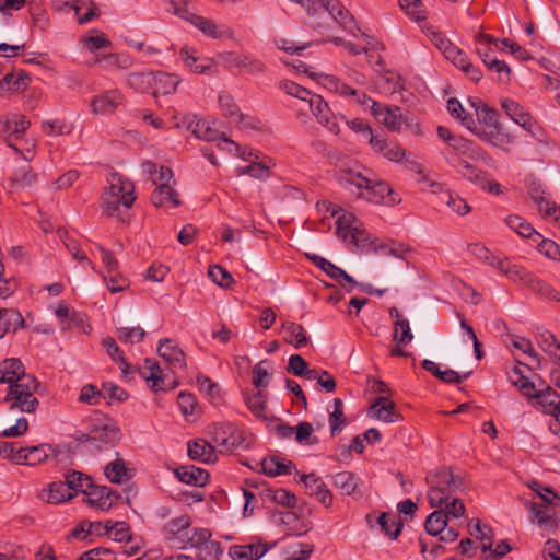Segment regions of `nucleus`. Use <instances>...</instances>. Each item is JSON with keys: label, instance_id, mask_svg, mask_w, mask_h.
<instances>
[{"label": "nucleus", "instance_id": "20e7f679", "mask_svg": "<svg viewBox=\"0 0 560 560\" xmlns=\"http://www.w3.org/2000/svg\"><path fill=\"white\" fill-rule=\"evenodd\" d=\"M340 184L348 189L355 188L358 195L372 203H389L394 201L390 198L392 189L384 182H375L359 172L342 171L339 175Z\"/></svg>", "mask_w": 560, "mask_h": 560}, {"label": "nucleus", "instance_id": "9d476101", "mask_svg": "<svg viewBox=\"0 0 560 560\" xmlns=\"http://www.w3.org/2000/svg\"><path fill=\"white\" fill-rule=\"evenodd\" d=\"M500 105L511 120L529 132L534 138L540 139L542 133L540 125L520 103L512 98L502 97Z\"/></svg>", "mask_w": 560, "mask_h": 560}, {"label": "nucleus", "instance_id": "423d86ee", "mask_svg": "<svg viewBox=\"0 0 560 560\" xmlns=\"http://www.w3.org/2000/svg\"><path fill=\"white\" fill-rule=\"evenodd\" d=\"M31 120L21 114L9 113L0 117V137L5 139L7 144L16 153H21L25 161L33 159L34 143L27 148H21L18 140L30 128Z\"/></svg>", "mask_w": 560, "mask_h": 560}, {"label": "nucleus", "instance_id": "412c9836", "mask_svg": "<svg viewBox=\"0 0 560 560\" xmlns=\"http://www.w3.org/2000/svg\"><path fill=\"white\" fill-rule=\"evenodd\" d=\"M276 163L267 155H262L258 160H253L252 163L245 166H238L235 170L237 176L248 175L258 180H265L270 177L271 170Z\"/></svg>", "mask_w": 560, "mask_h": 560}, {"label": "nucleus", "instance_id": "2f4dec72", "mask_svg": "<svg viewBox=\"0 0 560 560\" xmlns=\"http://www.w3.org/2000/svg\"><path fill=\"white\" fill-rule=\"evenodd\" d=\"M139 374L150 383V387L154 392L165 390L162 369L154 359L147 358L139 369Z\"/></svg>", "mask_w": 560, "mask_h": 560}, {"label": "nucleus", "instance_id": "4468645a", "mask_svg": "<svg viewBox=\"0 0 560 560\" xmlns=\"http://www.w3.org/2000/svg\"><path fill=\"white\" fill-rule=\"evenodd\" d=\"M371 114L390 131L399 132L404 124V117L397 106L390 107L385 104L371 101Z\"/></svg>", "mask_w": 560, "mask_h": 560}, {"label": "nucleus", "instance_id": "0eeeda50", "mask_svg": "<svg viewBox=\"0 0 560 560\" xmlns=\"http://www.w3.org/2000/svg\"><path fill=\"white\" fill-rule=\"evenodd\" d=\"M39 385V382L32 375L22 377L21 383L9 386L4 396V401L10 404L9 409L26 413L35 412L39 405L35 396Z\"/></svg>", "mask_w": 560, "mask_h": 560}, {"label": "nucleus", "instance_id": "a211bd4d", "mask_svg": "<svg viewBox=\"0 0 560 560\" xmlns=\"http://www.w3.org/2000/svg\"><path fill=\"white\" fill-rule=\"evenodd\" d=\"M308 107L319 124L325 126L330 132L335 135L339 133V126L335 121V117L330 112L328 104L322 96L317 94L311 96L308 100Z\"/></svg>", "mask_w": 560, "mask_h": 560}, {"label": "nucleus", "instance_id": "79ce46f5", "mask_svg": "<svg viewBox=\"0 0 560 560\" xmlns=\"http://www.w3.org/2000/svg\"><path fill=\"white\" fill-rule=\"evenodd\" d=\"M332 485L343 495H351L355 492L360 478L351 471H340L331 476Z\"/></svg>", "mask_w": 560, "mask_h": 560}, {"label": "nucleus", "instance_id": "13d9d810", "mask_svg": "<svg viewBox=\"0 0 560 560\" xmlns=\"http://www.w3.org/2000/svg\"><path fill=\"white\" fill-rule=\"evenodd\" d=\"M539 346L545 353L556 361L560 359V341L550 331H544L539 336Z\"/></svg>", "mask_w": 560, "mask_h": 560}, {"label": "nucleus", "instance_id": "f257e3e1", "mask_svg": "<svg viewBox=\"0 0 560 560\" xmlns=\"http://www.w3.org/2000/svg\"><path fill=\"white\" fill-rule=\"evenodd\" d=\"M468 250L479 260L504 273L510 280L520 282L528 287L540 296L553 301H560V293L552 289L546 282L536 278L522 266L512 264L508 258L493 256L491 252L482 244L475 243L468 246Z\"/></svg>", "mask_w": 560, "mask_h": 560}, {"label": "nucleus", "instance_id": "4be33fe9", "mask_svg": "<svg viewBox=\"0 0 560 560\" xmlns=\"http://www.w3.org/2000/svg\"><path fill=\"white\" fill-rule=\"evenodd\" d=\"M446 161L450 165L455 167L457 172L465 177L466 179L475 183L476 185L480 186L481 188H486L487 184V173L479 170L475 165L470 164L468 161H466L463 158L459 156H453L447 158Z\"/></svg>", "mask_w": 560, "mask_h": 560}, {"label": "nucleus", "instance_id": "5fc2aeb1", "mask_svg": "<svg viewBox=\"0 0 560 560\" xmlns=\"http://www.w3.org/2000/svg\"><path fill=\"white\" fill-rule=\"evenodd\" d=\"M154 72H130L128 84L140 92H151L153 88Z\"/></svg>", "mask_w": 560, "mask_h": 560}, {"label": "nucleus", "instance_id": "cd10ccee", "mask_svg": "<svg viewBox=\"0 0 560 560\" xmlns=\"http://www.w3.org/2000/svg\"><path fill=\"white\" fill-rule=\"evenodd\" d=\"M188 456L192 460L205 464L218 462V455L212 442H207L203 439H196L188 442Z\"/></svg>", "mask_w": 560, "mask_h": 560}, {"label": "nucleus", "instance_id": "7ed1b4c3", "mask_svg": "<svg viewBox=\"0 0 560 560\" xmlns=\"http://www.w3.org/2000/svg\"><path fill=\"white\" fill-rule=\"evenodd\" d=\"M136 199L133 183L120 174H110L108 187L105 188L102 195L104 212L109 217L118 214L121 207L130 209Z\"/></svg>", "mask_w": 560, "mask_h": 560}, {"label": "nucleus", "instance_id": "39448f33", "mask_svg": "<svg viewBox=\"0 0 560 560\" xmlns=\"http://www.w3.org/2000/svg\"><path fill=\"white\" fill-rule=\"evenodd\" d=\"M472 106L476 107V116L480 124L485 125V129L479 130L476 128L474 132L485 142H489L495 147L503 144H511L514 142V138L503 131L502 126L499 121V113L489 107L487 104L476 105L471 103Z\"/></svg>", "mask_w": 560, "mask_h": 560}, {"label": "nucleus", "instance_id": "37998d69", "mask_svg": "<svg viewBox=\"0 0 560 560\" xmlns=\"http://www.w3.org/2000/svg\"><path fill=\"white\" fill-rule=\"evenodd\" d=\"M261 466L264 472L271 477L280 475H291L292 470L295 468L294 464L291 460L284 462L278 456L265 458L261 462Z\"/></svg>", "mask_w": 560, "mask_h": 560}, {"label": "nucleus", "instance_id": "4d7b16f0", "mask_svg": "<svg viewBox=\"0 0 560 560\" xmlns=\"http://www.w3.org/2000/svg\"><path fill=\"white\" fill-rule=\"evenodd\" d=\"M533 201L537 205L541 214L560 226V207H557L555 202L546 199L544 196L533 195Z\"/></svg>", "mask_w": 560, "mask_h": 560}, {"label": "nucleus", "instance_id": "052dcab7", "mask_svg": "<svg viewBox=\"0 0 560 560\" xmlns=\"http://www.w3.org/2000/svg\"><path fill=\"white\" fill-rule=\"evenodd\" d=\"M145 331L140 326L121 327L117 330V338L126 345L139 343L143 340Z\"/></svg>", "mask_w": 560, "mask_h": 560}, {"label": "nucleus", "instance_id": "f8f14e48", "mask_svg": "<svg viewBox=\"0 0 560 560\" xmlns=\"http://www.w3.org/2000/svg\"><path fill=\"white\" fill-rule=\"evenodd\" d=\"M191 517L187 514L168 520L162 527L164 539L168 542L176 544L180 549H185L188 546V544L185 542L186 534L191 536Z\"/></svg>", "mask_w": 560, "mask_h": 560}, {"label": "nucleus", "instance_id": "603ef678", "mask_svg": "<svg viewBox=\"0 0 560 560\" xmlns=\"http://www.w3.org/2000/svg\"><path fill=\"white\" fill-rule=\"evenodd\" d=\"M65 482L67 486H70L69 490L73 492V497L78 492H82L84 494L93 483L91 477L80 471H71L66 474Z\"/></svg>", "mask_w": 560, "mask_h": 560}, {"label": "nucleus", "instance_id": "e433bc0d", "mask_svg": "<svg viewBox=\"0 0 560 560\" xmlns=\"http://www.w3.org/2000/svg\"><path fill=\"white\" fill-rule=\"evenodd\" d=\"M24 327V318L22 314L14 308L0 310V338L8 332H15Z\"/></svg>", "mask_w": 560, "mask_h": 560}, {"label": "nucleus", "instance_id": "7c9ffc66", "mask_svg": "<svg viewBox=\"0 0 560 560\" xmlns=\"http://www.w3.org/2000/svg\"><path fill=\"white\" fill-rule=\"evenodd\" d=\"M431 186L433 188H439V191L441 194V202H444L453 212L457 213L458 215H466L471 211V207L458 194L451 191L448 189L442 190V185L438 183H432ZM433 191L438 192L436 189H433Z\"/></svg>", "mask_w": 560, "mask_h": 560}, {"label": "nucleus", "instance_id": "e2e57ef3", "mask_svg": "<svg viewBox=\"0 0 560 560\" xmlns=\"http://www.w3.org/2000/svg\"><path fill=\"white\" fill-rule=\"evenodd\" d=\"M295 441L301 445H315L319 442L314 435V429L310 422L303 421L296 425Z\"/></svg>", "mask_w": 560, "mask_h": 560}, {"label": "nucleus", "instance_id": "dca6fc26", "mask_svg": "<svg viewBox=\"0 0 560 560\" xmlns=\"http://www.w3.org/2000/svg\"><path fill=\"white\" fill-rule=\"evenodd\" d=\"M300 481L304 483L306 493L315 497L324 506L329 508L332 504V493L322 478L314 472L303 474Z\"/></svg>", "mask_w": 560, "mask_h": 560}, {"label": "nucleus", "instance_id": "c03bdc74", "mask_svg": "<svg viewBox=\"0 0 560 560\" xmlns=\"http://www.w3.org/2000/svg\"><path fill=\"white\" fill-rule=\"evenodd\" d=\"M529 397L534 398L538 405L542 406L548 413L556 411L560 405V395L550 386L541 390H536L535 388L534 394Z\"/></svg>", "mask_w": 560, "mask_h": 560}, {"label": "nucleus", "instance_id": "f03ea898", "mask_svg": "<svg viewBox=\"0 0 560 560\" xmlns=\"http://www.w3.org/2000/svg\"><path fill=\"white\" fill-rule=\"evenodd\" d=\"M428 500L432 508H441L450 501L453 495L464 490V480L460 476L447 467H441L430 471L425 477Z\"/></svg>", "mask_w": 560, "mask_h": 560}, {"label": "nucleus", "instance_id": "393cba45", "mask_svg": "<svg viewBox=\"0 0 560 560\" xmlns=\"http://www.w3.org/2000/svg\"><path fill=\"white\" fill-rule=\"evenodd\" d=\"M30 376L25 373V368L19 359L10 358L0 362V384L11 386L21 383L22 377Z\"/></svg>", "mask_w": 560, "mask_h": 560}, {"label": "nucleus", "instance_id": "ea45409f", "mask_svg": "<svg viewBox=\"0 0 560 560\" xmlns=\"http://www.w3.org/2000/svg\"><path fill=\"white\" fill-rule=\"evenodd\" d=\"M530 512L534 514V521H536L540 527H557L558 521L555 517V511L551 504L532 502Z\"/></svg>", "mask_w": 560, "mask_h": 560}, {"label": "nucleus", "instance_id": "09e8293b", "mask_svg": "<svg viewBox=\"0 0 560 560\" xmlns=\"http://www.w3.org/2000/svg\"><path fill=\"white\" fill-rule=\"evenodd\" d=\"M505 222L510 229L515 231L522 237L532 238L533 241L541 238V235L532 226V224L520 215H509L505 219Z\"/></svg>", "mask_w": 560, "mask_h": 560}, {"label": "nucleus", "instance_id": "f3484780", "mask_svg": "<svg viewBox=\"0 0 560 560\" xmlns=\"http://www.w3.org/2000/svg\"><path fill=\"white\" fill-rule=\"evenodd\" d=\"M370 145L374 152L382 154L392 162H402L407 156L406 150L397 142L388 141L383 132L376 133V137H371Z\"/></svg>", "mask_w": 560, "mask_h": 560}, {"label": "nucleus", "instance_id": "b1692460", "mask_svg": "<svg viewBox=\"0 0 560 560\" xmlns=\"http://www.w3.org/2000/svg\"><path fill=\"white\" fill-rule=\"evenodd\" d=\"M212 67H221V68H256L257 66L253 63V61L246 57L242 56L237 52H223L217 56L213 63H202L198 66L200 70H210Z\"/></svg>", "mask_w": 560, "mask_h": 560}, {"label": "nucleus", "instance_id": "680f3d73", "mask_svg": "<svg viewBox=\"0 0 560 560\" xmlns=\"http://www.w3.org/2000/svg\"><path fill=\"white\" fill-rule=\"evenodd\" d=\"M510 380L513 385L518 387L520 392L524 395L529 397L534 394L535 384L530 382L523 373V371L515 366L510 374Z\"/></svg>", "mask_w": 560, "mask_h": 560}, {"label": "nucleus", "instance_id": "338daca9", "mask_svg": "<svg viewBox=\"0 0 560 560\" xmlns=\"http://www.w3.org/2000/svg\"><path fill=\"white\" fill-rule=\"evenodd\" d=\"M443 56L450 60L454 67L458 70H469V65L466 62L465 54L456 47L454 44H451L444 51Z\"/></svg>", "mask_w": 560, "mask_h": 560}, {"label": "nucleus", "instance_id": "bf43d9fd", "mask_svg": "<svg viewBox=\"0 0 560 560\" xmlns=\"http://www.w3.org/2000/svg\"><path fill=\"white\" fill-rule=\"evenodd\" d=\"M346 423L345 415H343V402L340 398L334 399V410L329 415V424L331 435H336L341 432L343 425Z\"/></svg>", "mask_w": 560, "mask_h": 560}, {"label": "nucleus", "instance_id": "a19ab883", "mask_svg": "<svg viewBox=\"0 0 560 560\" xmlns=\"http://www.w3.org/2000/svg\"><path fill=\"white\" fill-rule=\"evenodd\" d=\"M188 129L199 139H202L205 141L209 142H217L221 139L223 136V132H220L219 130L212 128L210 124L205 119H197L194 118L188 124Z\"/></svg>", "mask_w": 560, "mask_h": 560}, {"label": "nucleus", "instance_id": "8fccbe9b", "mask_svg": "<svg viewBox=\"0 0 560 560\" xmlns=\"http://www.w3.org/2000/svg\"><path fill=\"white\" fill-rule=\"evenodd\" d=\"M104 474L106 478L113 483H121L130 478L126 463L121 458L108 463L104 467Z\"/></svg>", "mask_w": 560, "mask_h": 560}, {"label": "nucleus", "instance_id": "c9c22d12", "mask_svg": "<svg viewBox=\"0 0 560 560\" xmlns=\"http://www.w3.org/2000/svg\"><path fill=\"white\" fill-rule=\"evenodd\" d=\"M153 77L152 94L155 97L173 93L180 81L175 72H154Z\"/></svg>", "mask_w": 560, "mask_h": 560}, {"label": "nucleus", "instance_id": "c85d7f7f", "mask_svg": "<svg viewBox=\"0 0 560 560\" xmlns=\"http://www.w3.org/2000/svg\"><path fill=\"white\" fill-rule=\"evenodd\" d=\"M174 474L179 481L195 487L206 486L210 477L206 469L194 465L179 466L174 470Z\"/></svg>", "mask_w": 560, "mask_h": 560}, {"label": "nucleus", "instance_id": "ddd939ff", "mask_svg": "<svg viewBox=\"0 0 560 560\" xmlns=\"http://www.w3.org/2000/svg\"><path fill=\"white\" fill-rule=\"evenodd\" d=\"M86 503L101 511H108L117 503L121 495L107 486H97L92 483L84 493Z\"/></svg>", "mask_w": 560, "mask_h": 560}, {"label": "nucleus", "instance_id": "f704fd0d", "mask_svg": "<svg viewBox=\"0 0 560 560\" xmlns=\"http://www.w3.org/2000/svg\"><path fill=\"white\" fill-rule=\"evenodd\" d=\"M371 411L375 418L387 423L397 422L400 419V415L396 411L394 401L384 396H380L375 399L371 406Z\"/></svg>", "mask_w": 560, "mask_h": 560}, {"label": "nucleus", "instance_id": "bb28decb", "mask_svg": "<svg viewBox=\"0 0 560 560\" xmlns=\"http://www.w3.org/2000/svg\"><path fill=\"white\" fill-rule=\"evenodd\" d=\"M122 100L124 97L119 91H107L93 97L91 102L92 112L96 115L114 113L115 109L122 103Z\"/></svg>", "mask_w": 560, "mask_h": 560}, {"label": "nucleus", "instance_id": "a18cd8bd", "mask_svg": "<svg viewBox=\"0 0 560 560\" xmlns=\"http://www.w3.org/2000/svg\"><path fill=\"white\" fill-rule=\"evenodd\" d=\"M31 83V78L27 72H7V75L0 81V89L22 92Z\"/></svg>", "mask_w": 560, "mask_h": 560}, {"label": "nucleus", "instance_id": "1a4fd4ad", "mask_svg": "<svg viewBox=\"0 0 560 560\" xmlns=\"http://www.w3.org/2000/svg\"><path fill=\"white\" fill-rule=\"evenodd\" d=\"M211 532L207 528H191V536L186 534L185 542L197 550L199 560H219L223 553L220 542L211 539Z\"/></svg>", "mask_w": 560, "mask_h": 560}, {"label": "nucleus", "instance_id": "49530a36", "mask_svg": "<svg viewBox=\"0 0 560 560\" xmlns=\"http://www.w3.org/2000/svg\"><path fill=\"white\" fill-rule=\"evenodd\" d=\"M446 108L450 115L458 120L462 126L474 131V126H476V124L472 115L464 109L462 103L457 98L450 97L447 100Z\"/></svg>", "mask_w": 560, "mask_h": 560}, {"label": "nucleus", "instance_id": "6e6d98bb", "mask_svg": "<svg viewBox=\"0 0 560 560\" xmlns=\"http://www.w3.org/2000/svg\"><path fill=\"white\" fill-rule=\"evenodd\" d=\"M103 346L106 348V351L109 354V357L114 361L119 362V369H120L121 373L126 376L129 373L131 366L127 362V360L124 355V352L118 347L116 340L114 338L108 337V338L104 339Z\"/></svg>", "mask_w": 560, "mask_h": 560}, {"label": "nucleus", "instance_id": "6ab92c4d", "mask_svg": "<svg viewBox=\"0 0 560 560\" xmlns=\"http://www.w3.org/2000/svg\"><path fill=\"white\" fill-rule=\"evenodd\" d=\"M58 450L50 444H40L37 446L23 447L22 456L18 457V464L36 466L47 460L50 456H57Z\"/></svg>", "mask_w": 560, "mask_h": 560}, {"label": "nucleus", "instance_id": "58836bf2", "mask_svg": "<svg viewBox=\"0 0 560 560\" xmlns=\"http://www.w3.org/2000/svg\"><path fill=\"white\" fill-rule=\"evenodd\" d=\"M281 329L285 334L283 337L284 341L292 345L295 349L307 345L308 338L302 325L287 320L282 323Z\"/></svg>", "mask_w": 560, "mask_h": 560}, {"label": "nucleus", "instance_id": "6e6552de", "mask_svg": "<svg viewBox=\"0 0 560 560\" xmlns=\"http://www.w3.org/2000/svg\"><path fill=\"white\" fill-rule=\"evenodd\" d=\"M207 433L211 436L212 444L221 448V453L246 450L250 446L246 433L232 422L212 423L208 425Z\"/></svg>", "mask_w": 560, "mask_h": 560}, {"label": "nucleus", "instance_id": "72a5a7b5", "mask_svg": "<svg viewBox=\"0 0 560 560\" xmlns=\"http://www.w3.org/2000/svg\"><path fill=\"white\" fill-rule=\"evenodd\" d=\"M151 202L154 207H177L180 205L177 191L167 183H161L151 195Z\"/></svg>", "mask_w": 560, "mask_h": 560}, {"label": "nucleus", "instance_id": "774afa93", "mask_svg": "<svg viewBox=\"0 0 560 560\" xmlns=\"http://www.w3.org/2000/svg\"><path fill=\"white\" fill-rule=\"evenodd\" d=\"M218 101L222 114L232 121L240 113V108L233 97L229 93L221 92Z\"/></svg>", "mask_w": 560, "mask_h": 560}, {"label": "nucleus", "instance_id": "0e129e2a", "mask_svg": "<svg viewBox=\"0 0 560 560\" xmlns=\"http://www.w3.org/2000/svg\"><path fill=\"white\" fill-rule=\"evenodd\" d=\"M393 339L401 346H406L412 341L413 335L408 319H399V322L394 323Z\"/></svg>", "mask_w": 560, "mask_h": 560}, {"label": "nucleus", "instance_id": "2eb2a0df", "mask_svg": "<svg viewBox=\"0 0 560 560\" xmlns=\"http://www.w3.org/2000/svg\"><path fill=\"white\" fill-rule=\"evenodd\" d=\"M120 438V430L109 420L94 423L88 434L86 441L102 448L104 445L112 444Z\"/></svg>", "mask_w": 560, "mask_h": 560}, {"label": "nucleus", "instance_id": "3c124183", "mask_svg": "<svg viewBox=\"0 0 560 560\" xmlns=\"http://www.w3.org/2000/svg\"><path fill=\"white\" fill-rule=\"evenodd\" d=\"M447 527V515L443 509L433 511L425 520L424 529L431 536L442 534Z\"/></svg>", "mask_w": 560, "mask_h": 560}, {"label": "nucleus", "instance_id": "864d4df0", "mask_svg": "<svg viewBox=\"0 0 560 560\" xmlns=\"http://www.w3.org/2000/svg\"><path fill=\"white\" fill-rule=\"evenodd\" d=\"M498 50L494 46L486 45L485 47H477V52L481 57L485 66L490 70H510L505 61L499 60L495 55Z\"/></svg>", "mask_w": 560, "mask_h": 560}, {"label": "nucleus", "instance_id": "4c0bfd02", "mask_svg": "<svg viewBox=\"0 0 560 560\" xmlns=\"http://www.w3.org/2000/svg\"><path fill=\"white\" fill-rule=\"evenodd\" d=\"M268 551L261 544L235 545L229 550L233 560H258Z\"/></svg>", "mask_w": 560, "mask_h": 560}, {"label": "nucleus", "instance_id": "de8ad7c7", "mask_svg": "<svg viewBox=\"0 0 560 560\" xmlns=\"http://www.w3.org/2000/svg\"><path fill=\"white\" fill-rule=\"evenodd\" d=\"M377 523L381 529L393 540L398 538L404 527V523L398 516L386 512L378 516Z\"/></svg>", "mask_w": 560, "mask_h": 560}, {"label": "nucleus", "instance_id": "5701e85b", "mask_svg": "<svg viewBox=\"0 0 560 560\" xmlns=\"http://www.w3.org/2000/svg\"><path fill=\"white\" fill-rule=\"evenodd\" d=\"M448 145L455 151V153H452L448 150L443 151V155L445 159L446 156H467L470 159H483L486 154L479 145L460 136H456Z\"/></svg>", "mask_w": 560, "mask_h": 560}, {"label": "nucleus", "instance_id": "c756f323", "mask_svg": "<svg viewBox=\"0 0 560 560\" xmlns=\"http://www.w3.org/2000/svg\"><path fill=\"white\" fill-rule=\"evenodd\" d=\"M69 487L65 481H54L40 491L39 498L49 504L63 503L73 498Z\"/></svg>", "mask_w": 560, "mask_h": 560}, {"label": "nucleus", "instance_id": "aec40b11", "mask_svg": "<svg viewBox=\"0 0 560 560\" xmlns=\"http://www.w3.org/2000/svg\"><path fill=\"white\" fill-rule=\"evenodd\" d=\"M361 252H373L377 254H382L385 256H394L397 258H402L404 254L408 250V248L402 244L395 241H390L388 243H384L377 237H372L370 235V240L363 242L362 246L359 248Z\"/></svg>", "mask_w": 560, "mask_h": 560}, {"label": "nucleus", "instance_id": "69168bd1", "mask_svg": "<svg viewBox=\"0 0 560 560\" xmlns=\"http://www.w3.org/2000/svg\"><path fill=\"white\" fill-rule=\"evenodd\" d=\"M495 48L500 52L509 51L512 56L520 60H526L529 58L526 49L509 38H503L500 42H495Z\"/></svg>", "mask_w": 560, "mask_h": 560}, {"label": "nucleus", "instance_id": "473e14b6", "mask_svg": "<svg viewBox=\"0 0 560 560\" xmlns=\"http://www.w3.org/2000/svg\"><path fill=\"white\" fill-rule=\"evenodd\" d=\"M189 23L198 28L203 35L212 38L230 37L232 32L223 25L215 24L212 20L194 13Z\"/></svg>", "mask_w": 560, "mask_h": 560}, {"label": "nucleus", "instance_id": "9b49d317", "mask_svg": "<svg viewBox=\"0 0 560 560\" xmlns=\"http://www.w3.org/2000/svg\"><path fill=\"white\" fill-rule=\"evenodd\" d=\"M337 234L345 242L359 250L363 242L370 240V233L362 228L361 222L351 213H343L337 219Z\"/></svg>", "mask_w": 560, "mask_h": 560}, {"label": "nucleus", "instance_id": "a878e982", "mask_svg": "<svg viewBox=\"0 0 560 560\" xmlns=\"http://www.w3.org/2000/svg\"><path fill=\"white\" fill-rule=\"evenodd\" d=\"M159 355L164 359L173 369H184L186 359L184 351L172 339L161 340L158 347Z\"/></svg>", "mask_w": 560, "mask_h": 560}]
</instances>
